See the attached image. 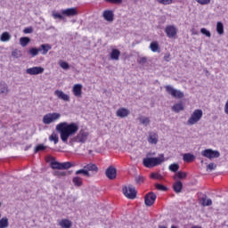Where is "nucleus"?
Listing matches in <instances>:
<instances>
[{
  "label": "nucleus",
  "instance_id": "nucleus-1",
  "mask_svg": "<svg viewBox=\"0 0 228 228\" xmlns=\"http://www.w3.org/2000/svg\"><path fill=\"white\" fill-rule=\"evenodd\" d=\"M56 131L60 133L61 140L63 143H68L69 138L74 136L79 131V126L74 122H61L56 126Z\"/></svg>",
  "mask_w": 228,
  "mask_h": 228
},
{
  "label": "nucleus",
  "instance_id": "nucleus-2",
  "mask_svg": "<svg viewBox=\"0 0 228 228\" xmlns=\"http://www.w3.org/2000/svg\"><path fill=\"white\" fill-rule=\"evenodd\" d=\"M152 152H148L146 158L142 159V165L146 168H154V167H159L162 163H165V154H159V157H151Z\"/></svg>",
  "mask_w": 228,
  "mask_h": 228
},
{
  "label": "nucleus",
  "instance_id": "nucleus-3",
  "mask_svg": "<svg viewBox=\"0 0 228 228\" xmlns=\"http://www.w3.org/2000/svg\"><path fill=\"white\" fill-rule=\"evenodd\" d=\"M88 136H90V133L85 129H81L76 136L69 140V143L71 145L73 143H86L88 141Z\"/></svg>",
  "mask_w": 228,
  "mask_h": 228
},
{
  "label": "nucleus",
  "instance_id": "nucleus-4",
  "mask_svg": "<svg viewBox=\"0 0 228 228\" xmlns=\"http://www.w3.org/2000/svg\"><path fill=\"white\" fill-rule=\"evenodd\" d=\"M202 115H203L202 110L200 109L195 110L191 114V118L187 120L188 126H193L197 124V122H199L200 118H202Z\"/></svg>",
  "mask_w": 228,
  "mask_h": 228
},
{
  "label": "nucleus",
  "instance_id": "nucleus-5",
  "mask_svg": "<svg viewBox=\"0 0 228 228\" xmlns=\"http://www.w3.org/2000/svg\"><path fill=\"white\" fill-rule=\"evenodd\" d=\"M61 117V114L58 112L48 113L44 116L43 123L46 125L53 124V122H56V120H60Z\"/></svg>",
  "mask_w": 228,
  "mask_h": 228
},
{
  "label": "nucleus",
  "instance_id": "nucleus-6",
  "mask_svg": "<svg viewBox=\"0 0 228 228\" xmlns=\"http://www.w3.org/2000/svg\"><path fill=\"white\" fill-rule=\"evenodd\" d=\"M123 194L125 195V197H126V199H136V188H134V186L131 184H129L128 187L124 186Z\"/></svg>",
  "mask_w": 228,
  "mask_h": 228
},
{
  "label": "nucleus",
  "instance_id": "nucleus-7",
  "mask_svg": "<svg viewBox=\"0 0 228 228\" xmlns=\"http://www.w3.org/2000/svg\"><path fill=\"white\" fill-rule=\"evenodd\" d=\"M201 156L208 159H215L220 156V151L213 149H206L201 151Z\"/></svg>",
  "mask_w": 228,
  "mask_h": 228
},
{
  "label": "nucleus",
  "instance_id": "nucleus-8",
  "mask_svg": "<svg viewBox=\"0 0 228 228\" xmlns=\"http://www.w3.org/2000/svg\"><path fill=\"white\" fill-rule=\"evenodd\" d=\"M165 88L166 92H167L175 99H183V97H184V93L180 90L174 89L172 86H166Z\"/></svg>",
  "mask_w": 228,
  "mask_h": 228
},
{
  "label": "nucleus",
  "instance_id": "nucleus-9",
  "mask_svg": "<svg viewBox=\"0 0 228 228\" xmlns=\"http://www.w3.org/2000/svg\"><path fill=\"white\" fill-rule=\"evenodd\" d=\"M156 199H158V196H156V193L154 192H149L144 196V204L148 208H151L155 202Z\"/></svg>",
  "mask_w": 228,
  "mask_h": 228
},
{
  "label": "nucleus",
  "instance_id": "nucleus-10",
  "mask_svg": "<svg viewBox=\"0 0 228 228\" xmlns=\"http://www.w3.org/2000/svg\"><path fill=\"white\" fill-rule=\"evenodd\" d=\"M167 38H174L177 35V28L174 25H168L165 28Z\"/></svg>",
  "mask_w": 228,
  "mask_h": 228
},
{
  "label": "nucleus",
  "instance_id": "nucleus-11",
  "mask_svg": "<svg viewBox=\"0 0 228 228\" xmlns=\"http://www.w3.org/2000/svg\"><path fill=\"white\" fill-rule=\"evenodd\" d=\"M105 175L108 179L113 181V179L117 178V168L113 166H110L105 171Z\"/></svg>",
  "mask_w": 228,
  "mask_h": 228
},
{
  "label": "nucleus",
  "instance_id": "nucleus-12",
  "mask_svg": "<svg viewBox=\"0 0 228 228\" xmlns=\"http://www.w3.org/2000/svg\"><path fill=\"white\" fill-rule=\"evenodd\" d=\"M26 72L30 76H38V74H44V68L33 67V68L27 69Z\"/></svg>",
  "mask_w": 228,
  "mask_h": 228
},
{
  "label": "nucleus",
  "instance_id": "nucleus-13",
  "mask_svg": "<svg viewBox=\"0 0 228 228\" xmlns=\"http://www.w3.org/2000/svg\"><path fill=\"white\" fill-rule=\"evenodd\" d=\"M54 95L58 97V99H61V101H64L65 102H69L70 101V96L69 94L63 93L61 90H55Z\"/></svg>",
  "mask_w": 228,
  "mask_h": 228
},
{
  "label": "nucleus",
  "instance_id": "nucleus-14",
  "mask_svg": "<svg viewBox=\"0 0 228 228\" xmlns=\"http://www.w3.org/2000/svg\"><path fill=\"white\" fill-rule=\"evenodd\" d=\"M131 111L126 108H119L116 112L117 117H119V118H126V117H129Z\"/></svg>",
  "mask_w": 228,
  "mask_h": 228
},
{
  "label": "nucleus",
  "instance_id": "nucleus-15",
  "mask_svg": "<svg viewBox=\"0 0 228 228\" xmlns=\"http://www.w3.org/2000/svg\"><path fill=\"white\" fill-rule=\"evenodd\" d=\"M73 94L75 97H81L83 94V86L81 84H77L73 86Z\"/></svg>",
  "mask_w": 228,
  "mask_h": 228
},
{
  "label": "nucleus",
  "instance_id": "nucleus-16",
  "mask_svg": "<svg viewBox=\"0 0 228 228\" xmlns=\"http://www.w3.org/2000/svg\"><path fill=\"white\" fill-rule=\"evenodd\" d=\"M62 14L66 15L67 17H74L75 15H77V10L74 7L65 9L62 11Z\"/></svg>",
  "mask_w": 228,
  "mask_h": 228
},
{
  "label": "nucleus",
  "instance_id": "nucleus-17",
  "mask_svg": "<svg viewBox=\"0 0 228 228\" xmlns=\"http://www.w3.org/2000/svg\"><path fill=\"white\" fill-rule=\"evenodd\" d=\"M158 134L154 133V132H150L149 133V137H148V142L151 144V145H156V143H158Z\"/></svg>",
  "mask_w": 228,
  "mask_h": 228
},
{
  "label": "nucleus",
  "instance_id": "nucleus-18",
  "mask_svg": "<svg viewBox=\"0 0 228 228\" xmlns=\"http://www.w3.org/2000/svg\"><path fill=\"white\" fill-rule=\"evenodd\" d=\"M114 16L115 15L113 14V11L107 10L103 12V18L108 22H113Z\"/></svg>",
  "mask_w": 228,
  "mask_h": 228
},
{
  "label": "nucleus",
  "instance_id": "nucleus-19",
  "mask_svg": "<svg viewBox=\"0 0 228 228\" xmlns=\"http://www.w3.org/2000/svg\"><path fill=\"white\" fill-rule=\"evenodd\" d=\"M40 53H42L43 55L47 54L51 49H53V46L49 44H43L39 46Z\"/></svg>",
  "mask_w": 228,
  "mask_h": 228
},
{
  "label": "nucleus",
  "instance_id": "nucleus-20",
  "mask_svg": "<svg viewBox=\"0 0 228 228\" xmlns=\"http://www.w3.org/2000/svg\"><path fill=\"white\" fill-rule=\"evenodd\" d=\"M84 168H86L87 172H95L96 174L99 172V167H97V165L92 163L87 164L84 167Z\"/></svg>",
  "mask_w": 228,
  "mask_h": 228
},
{
  "label": "nucleus",
  "instance_id": "nucleus-21",
  "mask_svg": "<svg viewBox=\"0 0 228 228\" xmlns=\"http://www.w3.org/2000/svg\"><path fill=\"white\" fill-rule=\"evenodd\" d=\"M59 225L61 228H70L72 227V222L69 219H62L59 222Z\"/></svg>",
  "mask_w": 228,
  "mask_h": 228
},
{
  "label": "nucleus",
  "instance_id": "nucleus-22",
  "mask_svg": "<svg viewBox=\"0 0 228 228\" xmlns=\"http://www.w3.org/2000/svg\"><path fill=\"white\" fill-rule=\"evenodd\" d=\"M173 190L175 193H181L183 191V182L177 181L174 183Z\"/></svg>",
  "mask_w": 228,
  "mask_h": 228
},
{
  "label": "nucleus",
  "instance_id": "nucleus-23",
  "mask_svg": "<svg viewBox=\"0 0 228 228\" xmlns=\"http://www.w3.org/2000/svg\"><path fill=\"white\" fill-rule=\"evenodd\" d=\"M183 159L185 163H191V161H195V155L191 153H185L183 156Z\"/></svg>",
  "mask_w": 228,
  "mask_h": 228
},
{
  "label": "nucleus",
  "instance_id": "nucleus-24",
  "mask_svg": "<svg viewBox=\"0 0 228 228\" xmlns=\"http://www.w3.org/2000/svg\"><path fill=\"white\" fill-rule=\"evenodd\" d=\"M120 58V50L118 49H112L110 53V59L115 60L118 61Z\"/></svg>",
  "mask_w": 228,
  "mask_h": 228
},
{
  "label": "nucleus",
  "instance_id": "nucleus-25",
  "mask_svg": "<svg viewBox=\"0 0 228 228\" xmlns=\"http://www.w3.org/2000/svg\"><path fill=\"white\" fill-rule=\"evenodd\" d=\"M70 171L67 172V171H55L53 173V175H55L56 177H59V179H61V177H67V175H70Z\"/></svg>",
  "mask_w": 228,
  "mask_h": 228
},
{
  "label": "nucleus",
  "instance_id": "nucleus-26",
  "mask_svg": "<svg viewBox=\"0 0 228 228\" xmlns=\"http://www.w3.org/2000/svg\"><path fill=\"white\" fill-rule=\"evenodd\" d=\"M150 49L152 53H159L160 51L159 45L156 41L151 43Z\"/></svg>",
  "mask_w": 228,
  "mask_h": 228
},
{
  "label": "nucleus",
  "instance_id": "nucleus-27",
  "mask_svg": "<svg viewBox=\"0 0 228 228\" xmlns=\"http://www.w3.org/2000/svg\"><path fill=\"white\" fill-rule=\"evenodd\" d=\"M173 111H175V113H179L180 111H183L184 110V105H183V103H175L173 107H172Z\"/></svg>",
  "mask_w": 228,
  "mask_h": 228
},
{
  "label": "nucleus",
  "instance_id": "nucleus-28",
  "mask_svg": "<svg viewBox=\"0 0 228 228\" xmlns=\"http://www.w3.org/2000/svg\"><path fill=\"white\" fill-rule=\"evenodd\" d=\"M8 92H10V89H8V85H6L4 82H2L0 84V94H4L7 95Z\"/></svg>",
  "mask_w": 228,
  "mask_h": 228
},
{
  "label": "nucleus",
  "instance_id": "nucleus-29",
  "mask_svg": "<svg viewBox=\"0 0 228 228\" xmlns=\"http://www.w3.org/2000/svg\"><path fill=\"white\" fill-rule=\"evenodd\" d=\"M75 175H85L86 177H90V176H91L90 172H88V171L86 170V168H85V167H84L83 169L77 170V171L75 172Z\"/></svg>",
  "mask_w": 228,
  "mask_h": 228
},
{
  "label": "nucleus",
  "instance_id": "nucleus-30",
  "mask_svg": "<svg viewBox=\"0 0 228 228\" xmlns=\"http://www.w3.org/2000/svg\"><path fill=\"white\" fill-rule=\"evenodd\" d=\"M72 183L74 184V186H83V179L79 176H75L72 179Z\"/></svg>",
  "mask_w": 228,
  "mask_h": 228
},
{
  "label": "nucleus",
  "instance_id": "nucleus-31",
  "mask_svg": "<svg viewBox=\"0 0 228 228\" xmlns=\"http://www.w3.org/2000/svg\"><path fill=\"white\" fill-rule=\"evenodd\" d=\"M29 42H31V38L28 37H23L20 38V44L22 47H26V45H28V44H29Z\"/></svg>",
  "mask_w": 228,
  "mask_h": 228
},
{
  "label": "nucleus",
  "instance_id": "nucleus-32",
  "mask_svg": "<svg viewBox=\"0 0 228 228\" xmlns=\"http://www.w3.org/2000/svg\"><path fill=\"white\" fill-rule=\"evenodd\" d=\"M10 38H12V36L8 32L2 33L0 37L1 42H9Z\"/></svg>",
  "mask_w": 228,
  "mask_h": 228
},
{
  "label": "nucleus",
  "instance_id": "nucleus-33",
  "mask_svg": "<svg viewBox=\"0 0 228 228\" xmlns=\"http://www.w3.org/2000/svg\"><path fill=\"white\" fill-rule=\"evenodd\" d=\"M72 167H74V164L70 162H61V170H69V168H72Z\"/></svg>",
  "mask_w": 228,
  "mask_h": 228
},
{
  "label": "nucleus",
  "instance_id": "nucleus-34",
  "mask_svg": "<svg viewBox=\"0 0 228 228\" xmlns=\"http://www.w3.org/2000/svg\"><path fill=\"white\" fill-rule=\"evenodd\" d=\"M8 225H10V223L8 222V217H3L0 219V228H7Z\"/></svg>",
  "mask_w": 228,
  "mask_h": 228
},
{
  "label": "nucleus",
  "instance_id": "nucleus-35",
  "mask_svg": "<svg viewBox=\"0 0 228 228\" xmlns=\"http://www.w3.org/2000/svg\"><path fill=\"white\" fill-rule=\"evenodd\" d=\"M51 167L53 170H61V162L53 161Z\"/></svg>",
  "mask_w": 228,
  "mask_h": 228
},
{
  "label": "nucleus",
  "instance_id": "nucleus-36",
  "mask_svg": "<svg viewBox=\"0 0 228 228\" xmlns=\"http://www.w3.org/2000/svg\"><path fill=\"white\" fill-rule=\"evenodd\" d=\"M216 31L218 35H224V23H222L221 21H218L216 23Z\"/></svg>",
  "mask_w": 228,
  "mask_h": 228
},
{
  "label": "nucleus",
  "instance_id": "nucleus-37",
  "mask_svg": "<svg viewBox=\"0 0 228 228\" xmlns=\"http://www.w3.org/2000/svg\"><path fill=\"white\" fill-rule=\"evenodd\" d=\"M49 140H50V142H53L55 145H56V143H58V142H60V138L58 137V134L55 133H53L49 136Z\"/></svg>",
  "mask_w": 228,
  "mask_h": 228
},
{
  "label": "nucleus",
  "instance_id": "nucleus-38",
  "mask_svg": "<svg viewBox=\"0 0 228 228\" xmlns=\"http://www.w3.org/2000/svg\"><path fill=\"white\" fill-rule=\"evenodd\" d=\"M28 53L34 58L35 56H38V53H40V49L32 47L29 49Z\"/></svg>",
  "mask_w": 228,
  "mask_h": 228
},
{
  "label": "nucleus",
  "instance_id": "nucleus-39",
  "mask_svg": "<svg viewBox=\"0 0 228 228\" xmlns=\"http://www.w3.org/2000/svg\"><path fill=\"white\" fill-rule=\"evenodd\" d=\"M139 122L142 124V126H147L149 124H151V119H149V118L141 117L139 118Z\"/></svg>",
  "mask_w": 228,
  "mask_h": 228
},
{
  "label": "nucleus",
  "instance_id": "nucleus-40",
  "mask_svg": "<svg viewBox=\"0 0 228 228\" xmlns=\"http://www.w3.org/2000/svg\"><path fill=\"white\" fill-rule=\"evenodd\" d=\"M45 149H47V146L44 144H38L35 147L34 152L37 154V152H40V151H45Z\"/></svg>",
  "mask_w": 228,
  "mask_h": 228
},
{
  "label": "nucleus",
  "instance_id": "nucleus-41",
  "mask_svg": "<svg viewBox=\"0 0 228 228\" xmlns=\"http://www.w3.org/2000/svg\"><path fill=\"white\" fill-rule=\"evenodd\" d=\"M169 170H170V172H174V173L178 172V170H179V164H177V163L171 164L169 166Z\"/></svg>",
  "mask_w": 228,
  "mask_h": 228
},
{
  "label": "nucleus",
  "instance_id": "nucleus-42",
  "mask_svg": "<svg viewBox=\"0 0 228 228\" xmlns=\"http://www.w3.org/2000/svg\"><path fill=\"white\" fill-rule=\"evenodd\" d=\"M202 202V206L206 207V206H211L213 204V201L211 200V199L207 200L206 197L201 199Z\"/></svg>",
  "mask_w": 228,
  "mask_h": 228
},
{
  "label": "nucleus",
  "instance_id": "nucleus-43",
  "mask_svg": "<svg viewBox=\"0 0 228 228\" xmlns=\"http://www.w3.org/2000/svg\"><path fill=\"white\" fill-rule=\"evenodd\" d=\"M155 188L157 190H159V191H167V190H168V188H167V186L161 184V183H156L155 184Z\"/></svg>",
  "mask_w": 228,
  "mask_h": 228
},
{
  "label": "nucleus",
  "instance_id": "nucleus-44",
  "mask_svg": "<svg viewBox=\"0 0 228 228\" xmlns=\"http://www.w3.org/2000/svg\"><path fill=\"white\" fill-rule=\"evenodd\" d=\"M12 58H21L22 57V53H20V51L15 49L14 51L12 52Z\"/></svg>",
  "mask_w": 228,
  "mask_h": 228
},
{
  "label": "nucleus",
  "instance_id": "nucleus-45",
  "mask_svg": "<svg viewBox=\"0 0 228 228\" xmlns=\"http://www.w3.org/2000/svg\"><path fill=\"white\" fill-rule=\"evenodd\" d=\"M200 33L203 34L205 37L211 38V32L209 30H208L206 28H202L200 29Z\"/></svg>",
  "mask_w": 228,
  "mask_h": 228
},
{
  "label": "nucleus",
  "instance_id": "nucleus-46",
  "mask_svg": "<svg viewBox=\"0 0 228 228\" xmlns=\"http://www.w3.org/2000/svg\"><path fill=\"white\" fill-rule=\"evenodd\" d=\"M176 177H178V179H186V177H188V174L182 171H178L176 173Z\"/></svg>",
  "mask_w": 228,
  "mask_h": 228
},
{
  "label": "nucleus",
  "instance_id": "nucleus-47",
  "mask_svg": "<svg viewBox=\"0 0 228 228\" xmlns=\"http://www.w3.org/2000/svg\"><path fill=\"white\" fill-rule=\"evenodd\" d=\"M157 3H159V4H164V5H167V4H172V3H174L173 0H156Z\"/></svg>",
  "mask_w": 228,
  "mask_h": 228
},
{
  "label": "nucleus",
  "instance_id": "nucleus-48",
  "mask_svg": "<svg viewBox=\"0 0 228 228\" xmlns=\"http://www.w3.org/2000/svg\"><path fill=\"white\" fill-rule=\"evenodd\" d=\"M60 66L61 67V69H63L64 70H69L70 69V65H69V63L67 61H61L60 63Z\"/></svg>",
  "mask_w": 228,
  "mask_h": 228
},
{
  "label": "nucleus",
  "instance_id": "nucleus-49",
  "mask_svg": "<svg viewBox=\"0 0 228 228\" xmlns=\"http://www.w3.org/2000/svg\"><path fill=\"white\" fill-rule=\"evenodd\" d=\"M139 65H145L147 63V57H141L137 60Z\"/></svg>",
  "mask_w": 228,
  "mask_h": 228
},
{
  "label": "nucleus",
  "instance_id": "nucleus-50",
  "mask_svg": "<svg viewBox=\"0 0 228 228\" xmlns=\"http://www.w3.org/2000/svg\"><path fill=\"white\" fill-rule=\"evenodd\" d=\"M143 181H145V178L143 176H142V175L135 176L136 184H142V183H143Z\"/></svg>",
  "mask_w": 228,
  "mask_h": 228
},
{
  "label": "nucleus",
  "instance_id": "nucleus-51",
  "mask_svg": "<svg viewBox=\"0 0 228 228\" xmlns=\"http://www.w3.org/2000/svg\"><path fill=\"white\" fill-rule=\"evenodd\" d=\"M216 168V164L211 162L207 166V170H215Z\"/></svg>",
  "mask_w": 228,
  "mask_h": 228
},
{
  "label": "nucleus",
  "instance_id": "nucleus-52",
  "mask_svg": "<svg viewBox=\"0 0 228 228\" xmlns=\"http://www.w3.org/2000/svg\"><path fill=\"white\" fill-rule=\"evenodd\" d=\"M106 3H111L112 4H122V0H105Z\"/></svg>",
  "mask_w": 228,
  "mask_h": 228
},
{
  "label": "nucleus",
  "instance_id": "nucleus-53",
  "mask_svg": "<svg viewBox=\"0 0 228 228\" xmlns=\"http://www.w3.org/2000/svg\"><path fill=\"white\" fill-rule=\"evenodd\" d=\"M23 33H25V35L33 33V27L25 28L23 29Z\"/></svg>",
  "mask_w": 228,
  "mask_h": 228
},
{
  "label": "nucleus",
  "instance_id": "nucleus-54",
  "mask_svg": "<svg viewBox=\"0 0 228 228\" xmlns=\"http://www.w3.org/2000/svg\"><path fill=\"white\" fill-rule=\"evenodd\" d=\"M53 19H63V15L60 14L59 12H53Z\"/></svg>",
  "mask_w": 228,
  "mask_h": 228
},
{
  "label": "nucleus",
  "instance_id": "nucleus-55",
  "mask_svg": "<svg viewBox=\"0 0 228 228\" xmlns=\"http://www.w3.org/2000/svg\"><path fill=\"white\" fill-rule=\"evenodd\" d=\"M160 177H161V175H158L156 173L151 174V178L152 179H160Z\"/></svg>",
  "mask_w": 228,
  "mask_h": 228
},
{
  "label": "nucleus",
  "instance_id": "nucleus-56",
  "mask_svg": "<svg viewBox=\"0 0 228 228\" xmlns=\"http://www.w3.org/2000/svg\"><path fill=\"white\" fill-rule=\"evenodd\" d=\"M164 61H170V53H166L165 54Z\"/></svg>",
  "mask_w": 228,
  "mask_h": 228
},
{
  "label": "nucleus",
  "instance_id": "nucleus-57",
  "mask_svg": "<svg viewBox=\"0 0 228 228\" xmlns=\"http://www.w3.org/2000/svg\"><path fill=\"white\" fill-rule=\"evenodd\" d=\"M93 152H94V151L90 150V151H88V154H93Z\"/></svg>",
  "mask_w": 228,
  "mask_h": 228
},
{
  "label": "nucleus",
  "instance_id": "nucleus-58",
  "mask_svg": "<svg viewBox=\"0 0 228 228\" xmlns=\"http://www.w3.org/2000/svg\"><path fill=\"white\" fill-rule=\"evenodd\" d=\"M151 156H156V152H151Z\"/></svg>",
  "mask_w": 228,
  "mask_h": 228
},
{
  "label": "nucleus",
  "instance_id": "nucleus-59",
  "mask_svg": "<svg viewBox=\"0 0 228 228\" xmlns=\"http://www.w3.org/2000/svg\"><path fill=\"white\" fill-rule=\"evenodd\" d=\"M29 149V147L26 148L25 151H28Z\"/></svg>",
  "mask_w": 228,
  "mask_h": 228
},
{
  "label": "nucleus",
  "instance_id": "nucleus-60",
  "mask_svg": "<svg viewBox=\"0 0 228 228\" xmlns=\"http://www.w3.org/2000/svg\"><path fill=\"white\" fill-rule=\"evenodd\" d=\"M200 163H204V160H201Z\"/></svg>",
  "mask_w": 228,
  "mask_h": 228
},
{
  "label": "nucleus",
  "instance_id": "nucleus-61",
  "mask_svg": "<svg viewBox=\"0 0 228 228\" xmlns=\"http://www.w3.org/2000/svg\"><path fill=\"white\" fill-rule=\"evenodd\" d=\"M0 218H1V213H0Z\"/></svg>",
  "mask_w": 228,
  "mask_h": 228
}]
</instances>
